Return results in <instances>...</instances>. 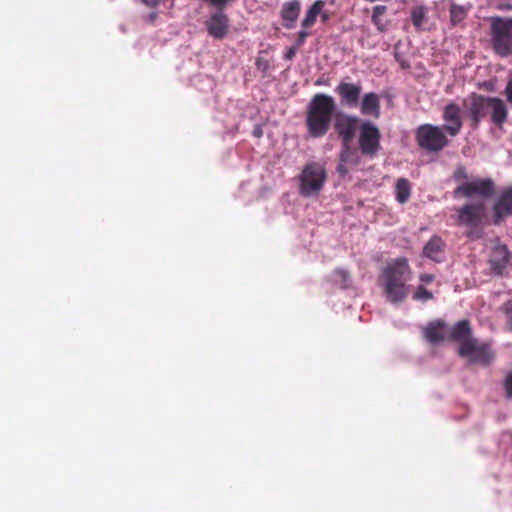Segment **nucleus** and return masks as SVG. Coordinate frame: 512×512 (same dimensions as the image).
<instances>
[{
  "instance_id": "nucleus-9",
  "label": "nucleus",
  "mask_w": 512,
  "mask_h": 512,
  "mask_svg": "<svg viewBox=\"0 0 512 512\" xmlns=\"http://www.w3.org/2000/svg\"><path fill=\"white\" fill-rule=\"evenodd\" d=\"M490 97L477 93H471L463 101L466 115L470 120L472 128L476 129L480 122L487 116L489 112Z\"/></svg>"
},
{
  "instance_id": "nucleus-24",
  "label": "nucleus",
  "mask_w": 512,
  "mask_h": 512,
  "mask_svg": "<svg viewBox=\"0 0 512 512\" xmlns=\"http://www.w3.org/2000/svg\"><path fill=\"white\" fill-rule=\"evenodd\" d=\"M324 6H325V2L323 0L315 1L312 4V6L308 9V11L306 12L305 17L301 22V27L303 29H308V28L312 27L315 24L317 17L322 12Z\"/></svg>"
},
{
  "instance_id": "nucleus-16",
  "label": "nucleus",
  "mask_w": 512,
  "mask_h": 512,
  "mask_svg": "<svg viewBox=\"0 0 512 512\" xmlns=\"http://www.w3.org/2000/svg\"><path fill=\"white\" fill-rule=\"evenodd\" d=\"M360 112L364 116H371L375 119L380 117V97L375 92L364 94L360 99Z\"/></svg>"
},
{
  "instance_id": "nucleus-20",
  "label": "nucleus",
  "mask_w": 512,
  "mask_h": 512,
  "mask_svg": "<svg viewBox=\"0 0 512 512\" xmlns=\"http://www.w3.org/2000/svg\"><path fill=\"white\" fill-rule=\"evenodd\" d=\"M299 14L300 2L298 0H293L284 3L281 9V18L283 20V26L286 29L294 28Z\"/></svg>"
},
{
  "instance_id": "nucleus-13",
  "label": "nucleus",
  "mask_w": 512,
  "mask_h": 512,
  "mask_svg": "<svg viewBox=\"0 0 512 512\" xmlns=\"http://www.w3.org/2000/svg\"><path fill=\"white\" fill-rule=\"evenodd\" d=\"M205 27L211 37L221 40L229 32L230 21L223 9H216L205 21Z\"/></svg>"
},
{
  "instance_id": "nucleus-6",
  "label": "nucleus",
  "mask_w": 512,
  "mask_h": 512,
  "mask_svg": "<svg viewBox=\"0 0 512 512\" xmlns=\"http://www.w3.org/2000/svg\"><path fill=\"white\" fill-rule=\"evenodd\" d=\"M457 353L460 357L467 359L468 363L485 367L495 359L491 342H480L475 337L459 345Z\"/></svg>"
},
{
  "instance_id": "nucleus-10",
  "label": "nucleus",
  "mask_w": 512,
  "mask_h": 512,
  "mask_svg": "<svg viewBox=\"0 0 512 512\" xmlns=\"http://www.w3.org/2000/svg\"><path fill=\"white\" fill-rule=\"evenodd\" d=\"M495 193V183L491 178H482L465 182L454 190L455 197L471 198L475 195L483 199L492 197Z\"/></svg>"
},
{
  "instance_id": "nucleus-21",
  "label": "nucleus",
  "mask_w": 512,
  "mask_h": 512,
  "mask_svg": "<svg viewBox=\"0 0 512 512\" xmlns=\"http://www.w3.org/2000/svg\"><path fill=\"white\" fill-rule=\"evenodd\" d=\"M489 111L491 112L492 122L501 127L507 120L508 110L503 100L497 97H490Z\"/></svg>"
},
{
  "instance_id": "nucleus-8",
  "label": "nucleus",
  "mask_w": 512,
  "mask_h": 512,
  "mask_svg": "<svg viewBox=\"0 0 512 512\" xmlns=\"http://www.w3.org/2000/svg\"><path fill=\"white\" fill-rule=\"evenodd\" d=\"M381 133L372 122L365 120L359 126L358 145L362 155L373 158L381 148Z\"/></svg>"
},
{
  "instance_id": "nucleus-36",
  "label": "nucleus",
  "mask_w": 512,
  "mask_h": 512,
  "mask_svg": "<svg viewBox=\"0 0 512 512\" xmlns=\"http://www.w3.org/2000/svg\"><path fill=\"white\" fill-rule=\"evenodd\" d=\"M347 163L341 162L337 166V172L341 175H346L348 173Z\"/></svg>"
},
{
  "instance_id": "nucleus-18",
  "label": "nucleus",
  "mask_w": 512,
  "mask_h": 512,
  "mask_svg": "<svg viewBox=\"0 0 512 512\" xmlns=\"http://www.w3.org/2000/svg\"><path fill=\"white\" fill-rule=\"evenodd\" d=\"M425 339L431 344H437L445 339L446 323L442 320L430 322L423 331Z\"/></svg>"
},
{
  "instance_id": "nucleus-23",
  "label": "nucleus",
  "mask_w": 512,
  "mask_h": 512,
  "mask_svg": "<svg viewBox=\"0 0 512 512\" xmlns=\"http://www.w3.org/2000/svg\"><path fill=\"white\" fill-rule=\"evenodd\" d=\"M352 142L341 143L339 160L351 166H357L361 162L359 152L351 146Z\"/></svg>"
},
{
  "instance_id": "nucleus-37",
  "label": "nucleus",
  "mask_w": 512,
  "mask_h": 512,
  "mask_svg": "<svg viewBox=\"0 0 512 512\" xmlns=\"http://www.w3.org/2000/svg\"><path fill=\"white\" fill-rule=\"evenodd\" d=\"M434 280V275L432 274H422L420 275V281L425 284H429Z\"/></svg>"
},
{
  "instance_id": "nucleus-5",
  "label": "nucleus",
  "mask_w": 512,
  "mask_h": 512,
  "mask_svg": "<svg viewBox=\"0 0 512 512\" xmlns=\"http://www.w3.org/2000/svg\"><path fill=\"white\" fill-rule=\"evenodd\" d=\"M418 146L428 152H440L449 144L443 126L422 124L415 131Z\"/></svg>"
},
{
  "instance_id": "nucleus-38",
  "label": "nucleus",
  "mask_w": 512,
  "mask_h": 512,
  "mask_svg": "<svg viewBox=\"0 0 512 512\" xmlns=\"http://www.w3.org/2000/svg\"><path fill=\"white\" fill-rule=\"evenodd\" d=\"M455 179L459 180V179H466L467 178V174H466V171L464 168H459L457 169V171L455 172Z\"/></svg>"
},
{
  "instance_id": "nucleus-22",
  "label": "nucleus",
  "mask_w": 512,
  "mask_h": 512,
  "mask_svg": "<svg viewBox=\"0 0 512 512\" xmlns=\"http://www.w3.org/2000/svg\"><path fill=\"white\" fill-rule=\"evenodd\" d=\"M445 243L441 237L434 235L426 243L423 248V255L433 261H440V256L443 253Z\"/></svg>"
},
{
  "instance_id": "nucleus-12",
  "label": "nucleus",
  "mask_w": 512,
  "mask_h": 512,
  "mask_svg": "<svg viewBox=\"0 0 512 512\" xmlns=\"http://www.w3.org/2000/svg\"><path fill=\"white\" fill-rule=\"evenodd\" d=\"M442 119L445 122L443 128L451 137L457 136L463 126L462 109L454 101L449 102L443 108Z\"/></svg>"
},
{
  "instance_id": "nucleus-28",
  "label": "nucleus",
  "mask_w": 512,
  "mask_h": 512,
  "mask_svg": "<svg viewBox=\"0 0 512 512\" xmlns=\"http://www.w3.org/2000/svg\"><path fill=\"white\" fill-rule=\"evenodd\" d=\"M450 22L452 26L459 25L464 21L468 14V8L462 5L451 4L450 6Z\"/></svg>"
},
{
  "instance_id": "nucleus-43",
  "label": "nucleus",
  "mask_w": 512,
  "mask_h": 512,
  "mask_svg": "<svg viewBox=\"0 0 512 512\" xmlns=\"http://www.w3.org/2000/svg\"><path fill=\"white\" fill-rule=\"evenodd\" d=\"M316 84L320 85V84H322V81H317Z\"/></svg>"
},
{
  "instance_id": "nucleus-4",
  "label": "nucleus",
  "mask_w": 512,
  "mask_h": 512,
  "mask_svg": "<svg viewBox=\"0 0 512 512\" xmlns=\"http://www.w3.org/2000/svg\"><path fill=\"white\" fill-rule=\"evenodd\" d=\"M486 220V205L484 201L464 204L457 210L458 225L468 229V236L479 238Z\"/></svg>"
},
{
  "instance_id": "nucleus-26",
  "label": "nucleus",
  "mask_w": 512,
  "mask_h": 512,
  "mask_svg": "<svg viewBox=\"0 0 512 512\" xmlns=\"http://www.w3.org/2000/svg\"><path fill=\"white\" fill-rule=\"evenodd\" d=\"M386 12L387 6L385 5H377L373 8L371 20L372 23L376 26L377 30L380 32L386 31L389 25V21L383 19Z\"/></svg>"
},
{
  "instance_id": "nucleus-32",
  "label": "nucleus",
  "mask_w": 512,
  "mask_h": 512,
  "mask_svg": "<svg viewBox=\"0 0 512 512\" xmlns=\"http://www.w3.org/2000/svg\"><path fill=\"white\" fill-rule=\"evenodd\" d=\"M256 67L258 70H260L261 72L263 73H266L267 70L269 69L270 65H269V61L262 58V57H258L256 59Z\"/></svg>"
},
{
  "instance_id": "nucleus-42",
  "label": "nucleus",
  "mask_w": 512,
  "mask_h": 512,
  "mask_svg": "<svg viewBox=\"0 0 512 512\" xmlns=\"http://www.w3.org/2000/svg\"><path fill=\"white\" fill-rule=\"evenodd\" d=\"M155 17H156V15H155V14H152V15H151V19H154Z\"/></svg>"
},
{
  "instance_id": "nucleus-19",
  "label": "nucleus",
  "mask_w": 512,
  "mask_h": 512,
  "mask_svg": "<svg viewBox=\"0 0 512 512\" xmlns=\"http://www.w3.org/2000/svg\"><path fill=\"white\" fill-rule=\"evenodd\" d=\"M491 269L501 275L509 263V251L506 246H497L493 249L490 260Z\"/></svg>"
},
{
  "instance_id": "nucleus-11",
  "label": "nucleus",
  "mask_w": 512,
  "mask_h": 512,
  "mask_svg": "<svg viewBox=\"0 0 512 512\" xmlns=\"http://www.w3.org/2000/svg\"><path fill=\"white\" fill-rule=\"evenodd\" d=\"M360 119L351 114L337 112L334 117V129L341 143L352 142Z\"/></svg>"
},
{
  "instance_id": "nucleus-31",
  "label": "nucleus",
  "mask_w": 512,
  "mask_h": 512,
  "mask_svg": "<svg viewBox=\"0 0 512 512\" xmlns=\"http://www.w3.org/2000/svg\"><path fill=\"white\" fill-rule=\"evenodd\" d=\"M309 36V32L306 31V29H303L301 31L298 32L297 34V38H296V41H295V46H297L298 48H300L306 41V38Z\"/></svg>"
},
{
  "instance_id": "nucleus-25",
  "label": "nucleus",
  "mask_w": 512,
  "mask_h": 512,
  "mask_svg": "<svg viewBox=\"0 0 512 512\" xmlns=\"http://www.w3.org/2000/svg\"><path fill=\"white\" fill-rule=\"evenodd\" d=\"M428 10L423 5L414 6L411 8L410 18L413 26L418 30H423L425 24L427 23Z\"/></svg>"
},
{
  "instance_id": "nucleus-40",
  "label": "nucleus",
  "mask_w": 512,
  "mask_h": 512,
  "mask_svg": "<svg viewBox=\"0 0 512 512\" xmlns=\"http://www.w3.org/2000/svg\"><path fill=\"white\" fill-rule=\"evenodd\" d=\"M145 5L153 8V7H156L160 2L161 0H141Z\"/></svg>"
},
{
  "instance_id": "nucleus-34",
  "label": "nucleus",
  "mask_w": 512,
  "mask_h": 512,
  "mask_svg": "<svg viewBox=\"0 0 512 512\" xmlns=\"http://www.w3.org/2000/svg\"><path fill=\"white\" fill-rule=\"evenodd\" d=\"M298 49H299V48H298L297 46H295V45L291 46V47H290V48L285 52V54H284V58H285L286 60H292V59L295 57V55H296V53H297V50H298Z\"/></svg>"
},
{
  "instance_id": "nucleus-17",
  "label": "nucleus",
  "mask_w": 512,
  "mask_h": 512,
  "mask_svg": "<svg viewBox=\"0 0 512 512\" xmlns=\"http://www.w3.org/2000/svg\"><path fill=\"white\" fill-rule=\"evenodd\" d=\"M472 338V328L468 320H460L455 323L447 335V340L457 342L459 345Z\"/></svg>"
},
{
  "instance_id": "nucleus-7",
  "label": "nucleus",
  "mask_w": 512,
  "mask_h": 512,
  "mask_svg": "<svg viewBox=\"0 0 512 512\" xmlns=\"http://www.w3.org/2000/svg\"><path fill=\"white\" fill-rule=\"evenodd\" d=\"M324 167L316 162L305 165L300 175V192L304 196H310L319 192L326 181Z\"/></svg>"
},
{
  "instance_id": "nucleus-39",
  "label": "nucleus",
  "mask_w": 512,
  "mask_h": 512,
  "mask_svg": "<svg viewBox=\"0 0 512 512\" xmlns=\"http://www.w3.org/2000/svg\"><path fill=\"white\" fill-rule=\"evenodd\" d=\"M334 273L339 276L340 278H342L343 280H347L348 278V273L347 271H345L344 269H336L334 271Z\"/></svg>"
},
{
  "instance_id": "nucleus-41",
  "label": "nucleus",
  "mask_w": 512,
  "mask_h": 512,
  "mask_svg": "<svg viewBox=\"0 0 512 512\" xmlns=\"http://www.w3.org/2000/svg\"><path fill=\"white\" fill-rule=\"evenodd\" d=\"M320 16H321L323 22H326L329 18L328 14L323 11L320 13Z\"/></svg>"
},
{
  "instance_id": "nucleus-1",
  "label": "nucleus",
  "mask_w": 512,
  "mask_h": 512,
  "mask_svg": "<svg viewBox=\"0 0 512 512\" xmlns=\"http://www.w3.org/2000/svg\"><path fill=\"white\" fill-rule=\"evenodd\" d=\"M336 103L332 96L317 93L307 106L305 125L312 138H322L327 134L335 117Z\"/></svg>"
},
{
  "instance_id": "nucleus-33",
  "label": "nucleus",
  "mask_w": 512,
  "mask_h": 512,
  "mask_svg": "<svg viewBox=\"0 0 512 512\" xmlns=\"http://www.w3.org/2000/svg\"><path fill=\"white\" fill-rule=\"evenodd\" d=\"M504 312L507 316V322L510 325V330L512 331V303L505 305Z\"/></svg>"
},
{
  "instance_id": "nucleus-29",
  "label": "nucleus",
  "mask_w": 512,
  "mask_h": 512,
  "mask_svg": "<svg viewBox=\"0 0 512 512\" xmlns=\"http://www.w3.org/2000/svg\"><path fill=\"white\" fill-rule=\"evenodd\" d=\"M413 298L416 300L427 301L433 298V294L430 291H428L424 286L420 285L417 287Z\"/></svg>"
},
{
  "instance_id": "nucleus-2",
  "label": "nucleus",
  "mask_w": 512,
  "mask_h": 512,
  "mask_svg": "<svg viewBox=\"0 0 512 512\" xmlns=\"http://www.w3.org/2000/svg\"><path fill=\"white\" fill-rule=\"evenodd\" d=\"M411 275L406 258H397L383 269L380 283L389 302L398 304L404 301L409 294L407 282L410 281Z\"/></svg>"
},
{
  "instance_id": "nucleus-3",
  "label": "nucleus",
  "mask_w": 512,
  "mask_h": 512,
  "mask_svg": "<svg viewBox=\"0 0 512 512\" xmlns=\"http://www.w3.org/2000/svg\"><path fill=\"white\" fill-rule=\"evenodd\" d=\"M490 42L494 53L502 58L512 55V17L492 16Z\"/></svg>"
},
{
  "instance_id": "nucleus-30",
  "label": "nucleus",
  "mask_w": 512,
  "mask_h": 512,
  "mask_svg": "<svg viewBox=\"0 0 512 512\" xmlns=\"http://www.w3.org/2000/svg\"><path fill=\"white\" fill-rule=\"evenodd\" d=\"M504 389L506 392V396L508 398H512V371H510L504 380Z\"/></svg>"
},
{
  "instance_id": "nucleus-14",
  "label": "nucleus",
  "mask_w": 512,
  "mask_h": 512,
  "mask_svg": "<svg viewBox=\"0 0 512 512\" xmlns=\"http://www.w3.org/2000/svg\"><path fill=\"white\" fill-rule=\"evenodd\" d=\"M335 92L340 98V103L344 107L355 108L359 105L361 99V83H351L341 81L335 88Z\"/></svg>"
},
{
  "instance_id": "nucleus-27",
  "label": "nucleus",
  "mask_w": 512,
  "mask_h": 512,
  "mask_svg": "<svg viewBox=\"0 0 512 512\" xmlns=\"http://www.w3.org/2000/svg\"><path fill=\"white\" fill-rule=\"evenodd\" d=\"M395 195L396 200L404 204L406 203L411 196V184L408 179L406 178H399L396 182L395 186Z\"/></svg>"
},
{
  "instance_id": "nucleus-15",
  "label": "nucleus",
  "mask_w": 512,
  "mask_h": 512,
  "mask_svg": "<svg viewBox=\"0 0 512 512\" xmlns=\"http://www.w3.org/2000/svg\"><path fill=\"white\" fill-rule=\"evenodd\" d=\"M512 215V186L504 189L493 205V222L500 224Z\"/></svg>"
},
{
  "instance_id": "nucleus-35",
  "label": "nucleus",
  "mask_w": 512,
  "mask_h": 512,
  "mask_svg": "<svg viewBox=\"0 0 512 512\" xmlns=\"http://www.w3.org/2000/svg\"><path fill=\"white\" fill-rule=\"evenodd\" d=\"M505 94H506L507 100L510 103H512V79L506 85Z\"/></svg>"
}]
</instances>
